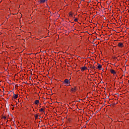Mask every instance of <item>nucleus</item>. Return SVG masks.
I'll use <instances>...</instances> for the list:
<instances>
[{"instance_id":"obj_18","label":"nucleus","mask_w":129,"mask_h":129,"mask_svg":"<svg viewBox=\"0 0 129 129\" xmlns=\"http://www.w3.org/2000/svg\"><path fill=\"white\" fill-rule=\"evenodd\" d=\"M16 86H17L18 87V86H19L18 85H16Z\"/></svg>"},{"instance_id":"obj_15","label":"nucleus","mask_w":129,"mask_h":129,"mask_svg":"<svg viewBox=\"0 0 129 129\" xmlns=\"http://www.w3.org/2000/svg\"><path fill=\"white\" fill-rule=\"evenodd\" d=\"M3 118H4V119H7V117L5 116H3Z\"/></svg>"},{"instance_id":"obj_8","label":"nucleus","mask_w":129,"mask_h":129,"mask_svg":"<svg viewBox=\"0 0 129 129\" xmlns=\"http://www.w3.org/2000/svg\"><path fill=\"white\" fill-rule=\"evenodd\" d=\"M40 101L39 100H36L34 102L35 104H39Z\"/></svg>"},{"instance_id":"obj_13","label":"nucleus","mask_w":129,"mask_h":129,"mask_svg":"<svg viewBox=\"0 0 129 129\" xmlns=\"http://www.w3.org/2000/svg\"><path fill=\"white\" fill-rule=\"evenodd\" d=\"M74 22H78V18H76L74 19Z\"/></svg>"},{"instance_id":"obj_14","label":"nucleus","mask_w":129,"mask_h":129,"mask_svg":"<svg viewBox=\"0 0 129 129\" xmlns=\"http://www.w3.org/2000/svg\"><path fill=\"white\" fill-rule=\"evenodd\" d=\"M69 15H70V16L71 17H73V16H72V13L71 12H70V13H69Z\"/></svg>"},{"instance_id":"obj_9","label":"nucleus","mask_w":129,"mask_h":129,"mask_svg":"<svg viewBox=\"0 0 129 129\" xmlns=\"http://www.w3.org/2000/svg\"><path fill=\"white\" fill-rule=\"evenodd\" d=\"M90 68H91V69H94V70H95V68H96V67H95V66H92L90 67Z\"/></svg>"},{"instance_id":"obj_11","label":"nucleus","mask_w":129,"mask_h":129,"mask_svg":"<svg viewBox=\"0 0 129 129\" xmlns=\"http://www.w3.org/2000/svg\"><path fill=\"white\" fill-rule=\"evenodd\" d=\"M102 67V66H98V67H97V69H100Z\"/></svg>"},{"instance_id":"obj_3","label":"nucleus","mask_w":129,"mask_h":129,"mask_svg":"<svg viewBox=\"0 0 129 129\" xmlns=\"http://www.w3.org/2000/svg\"><path fill=\"white\" fill-rule=\"evenodd\" d=\"M47 2V0H39L38 3L39 4H44V3H46Z\"/></svg>"},{"instance_id":"obj_12","label":"nucleus","mask_w":129,"mask_h":129,"mask_svg":"<svg viewBox=\"0 0 129 129\" xmlns=\"http://www.w3.org/2000/svg\"><path fill=\"white\" fill-rule=\"evenodd\" d=\"M35 117L36 118V119L38 118V117H39V115L38 114H36L35 115Z\"/></svg>"},{"instance_id":"obj_17","label":"nucleus","mask_w":129,"mask_h":129,"mask_svg":"<svg viewBox=\"0 0 129 129\" xmlns=\"http://www.w3.org/2000/svg\"><path fill=\"white\" fill-rule=\"evenodd\" d=\"M9 18H10V16H8V17H7V19H9Z\"/></svg>"},{"instance_id":"obj_19","label":"nucleus","mask_w":129,"mask_h":129,"mask_svg":"<svg viewBox=\"0 0 129 129\" xmlns=\"http://www.w3.org/2000/svg\"><path fill=\"white\" fill-rule=\"evenodd\" d=\"M123 83V82H121V83Z\"/></svg>"},{"instance_id":"obj_4","label":"nucleus","mask_w":129,"mask_h":129,"mask_svg":"<svg viewBox=\"0 0 129 129\" xmlns=\"http://www.w3.org/2000/svg\"><path fill=\"white\" fill-rule=\"evenodd\" d=\"M19 97V94H15L13 95V98L14 99H17V98Z\"/></svg>"},{"instance_id":"obj_16","label":"nucleus","mask_w":129,"mask_h":129,"mask_svg":"<svg viewBox=\"0 0 129 129\" xmlns=\"http://www.w3.org/2000/svg\"><path fill=\"white\" fill-rule=\"evenodd\" d=\"M97 65H98V66H100L101 64H99V63H97Z\"/></svg>"},{"instance_id":"obj_10","label":"nucleus","mask_w":129,"mask_h":129,"mask_svg":"<svg viewBox=\"0 0 129 129\" xmlns=\"http://www.w3.org/2000/svg\"><path fill=\"white\" fill-rule=\"evenodd\" d=\"M39 111L44 112V109H43V108H41V109H39Z\"/></svg>"},{"instance_id":"obj_7","label":"nucleus","mask_w":129,"mask_h":129,"mask_svg":"<svg viewBox=\"0 0 129 129\" xmlns=\"http://www.w3.org/2000/svg\"><path fill=\"white\" fill-rule=\"evenodd\" d=\"M111 73L112 74H116V72H115V70H110Z\"/></svg>"},{"instance_id":"obj_23","label":"nucleus","mask_w":129,"mask_h":129,"mask_svg":"<svg viewBox=\"0 0 129 129\" xmlns=\"http://www.w3.org/2000/svg\"><path fill=\"white\" fill-rule=\"evenodd\" d=\"M103 1H104V0H103Z\"/></svg>"},{"instance_id":"obj_20","label":"nucleus","mask_w":129,"mask_h":129,"mask_svg":"<svg viewBox=\"0 0 129 129\" xmlns=\"http://www.w3.org/2000/svg\"><path fill=\"white\" fill-rule=\"evenodd\" d=\"M114 58L116 59V57H114Z\"/></svg>"},{"instance_id":"obj_5","label":"nucleus","mask_w":129,"mask_h":129,"mask_svg":"<svg viewBox=\"0 0 129 129\" xmlns=\"http://www.w3.org/2000/svg\"><path fill=\"white\" fill-rule=\"evenodd\" d=\"M81 71H84L85 70H87V68L85 67H82L81 68Z\"/></svg>"},{"instance_id":"obj_2","label":"nucleus","mask_w":129,"mask_h":129,"mask_svg":"<svg viewBox=\"0 0 129 129\" xmlns=\"http://www.w3.org/2000/svg\"><path fill=\"white\" fill-rule=\"evenodd\" d=\"M71 91L72 92H76V87H74V88H72L71 89Z\"/></svg>"},{"instance_id":"obj_1","label":"nucleus","mask_w":129,"mask_h":129,"mask_svg":"<svg viewBox=\"0 0 129 129\" xmlns=\"http://www.w3.org/2000/svg\"><path fill=\"white\" fill-rule=\"evenodd\" d=\"M63 84H67L68 86L70 84V81L67 79H65L63 81Z\"/></svg>"},{"instance_id":"obj_21","label":"nucleus","mask_w":129,"mask_h":129,"mask_svg":"<svg viewBox=\"0 0 129 129\" xmlns=\"http://www.w3.org/2000/svg\"><path fill=\"white\" fill-rule=\"evenodd\" d=\"M14 94H15V93H14V92H13V95H14Z\"/></svg>"},{"instance_id":"obj_22","label":"nucleus","mask_w":129,"mask_h":129,"mask_svg":"<svg viewBox=\"0 0 129 129\" xmlns=\"http://www.w3.org/2000/svg\"><path fill=\"white\" fill-rule=\"evenodd\" d=\"M8 123V121L6 122V123Z\"/></svg>"},{"instance_id":"obj_6","label":"nucleus","mask_w":129,"mask_h":129,"mask_svg":"<svg viewBox=\"0 0 129 129\" xmlns=\"http://www.w3.org/2000/svg\"><path fill=\"white\" fill-rule=\"evenodd\" d=\"M118 47H120V48H122V46H123V44L122 43L120 42L118 44Z\"/></svg>"}]
</instances>
